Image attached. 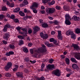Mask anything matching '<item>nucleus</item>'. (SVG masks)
Here are the masks:
<instances>
[{
  "instance_id": "a19ab883",
  "label": "nucleus",
  "mask_w": 80,
  "mask_h": 80,
  "mask_svg": "<svg viewBox=\"0 0 80 80\" xmlns=\"http://www.w3.org/2000/svg\"><path fill=\"white\" fill-rule=\"evenodd\" d=\"M14 21L15 23H18L19 22V20L17 18L14 19Z\"/></svg>"
},
{
  "instance_id": "c9c22d12",
  "label": "nucleus",
  "mask_w": 80,
  "mask_h": 80,
  "mask_svg": "<svg viewBox=\"0 0 80 80\" xmlns=\"http://www.w3.org/2000/svg\"><path fill=\"white\" fill-rule=\"evenodd\" d=\"M2 11H5L7 10V8L5 7H3L2 8Z\"/></svg>"
},
{
  "instance_id": "0e129e2a",
  "label": "nucleus",
  "mask_w": 80,
  "mask_h": 80,
  "mask_svg": "<svg viewBox=\"0 0 80 80\" xmlns=\"http://www.w3.org/2000/svg\"><path fill=\"white\" fill-rule=\"evenodd\" d=\"M48 18L49 19H50V20H53V18H52V17H51L50 16L48 17Z\"/></svg>"
},
{
  "instance_id": "13d9d810",
  "label": "nucleus",
  "mask_w": 80,
  "mask_h": 80,
  "mask_svg": "<svg viewBox=\"0 0 80 80\" xmlns=\"http://www.w3.org/2000/svg\"><path fill=\"white\" fill-rule=\"evenodd\" d=\"M40 80H45V78H44L43 77H41L40 78H39Z\"/></svg>"
},
{
  "instance_id": "bb28decb",
  "label": "nucleus",
  "mask_w": 80,
  "mask_h": 80,
  "mask_svg": "<svg viewBox=\"0 0 80 80\" xmlns=\"http://www.w3.org/2000/svg\"><path fill=\"white\" fill-rule=\"evenodd\" d=\"M45 67V64L43 63L41 66V69L40 70L41 71H43V68Z\"/></svg>"
},
{
  "instance_id": "f8f14e48",
  "label": "nucleus",
  "mask_w": 80,
  "mask_h": 80,
  "mask_svg": "<svg viewBox=\"0 0 80 80\" xmlns=\"http://www.w3.org/2000/svg\"><path fill=\"white\" fill-rule=\"evenodd\" d=\"M72 67L73 68L75 69V70H76L77 71L79 70V67H78V66L76 64H73L72 65Z\"/></svg>"
},
{
  "instance_id": "338daca9",
  "label": "nucleus",
  "mask_w": 80,
  "mask_h": 80,
  "mask_svg": "<svg viewBox=\"0 0 80 80\" xmlns=\"http://www.w3.org/2000/svg\"><path fill=\"white\" fill-rule=\"evenodd\" d=\"M28 69H25L24 70V72H25V73H28Z\"/></svg>"
},
{
  "instance_id": "58836bf2",
  "label": "nucleus",
  "mask_w": 80,
  "mask_h": 80,
  "mask_svg": "<svg viewBox=\"0 0 80 80\" xmlns=\"http://www.w3.org/2000/svg\"><path fill=\"white\" fill-rule=\"evenodd\" d=\"M55 8L56 9L58 10H60L61 9V8H60V7L58 6H56L55 7Z\"/></svg>"
},
{
  "instance_id": "09e8293b",
  "label": "nucleus",
  "mask_w": 80,
  "mask_h": 80,
  "mask_svg": "<svg viewBox=\"0 0 80 80\" xmlns=\"http://www.w3.org/2000/svg\"><path fill=\"white\" fill-rule=\"evenodd\" d=\"M53 62V59H51L49 60V63H52Z\"/></svg>"
},
{
  "instance_id": "c03bdc74",
  "label": "nucleus",
  "mask_w": 80,
  "mask_h": 80,
  "mask_svg": "<svg viewBox=\"0 0 80 80\" xmlns=\"http://www.w3.org/2000/svg\"><path fill=\"white\" fill-rule=\"evenodd\" d=\"M55 1L53 0L51 2L50 4L52 5H53L54 4H55Z\"/></svg>"
},
{
  "instance_id": "7c9ffc66",
  "label": "nucleus",
  "mask_w": 80,
  "mask_h": 80,
  "mask_svg": "<svg viewBox=\"0 0 80 80\" xmlns=\"http://www.w3.org/2000/svg\"><path fill=\"white\" fill-rule=\"evenodd\" d=\"M9 47H10V48H11V49H15V46L13 44H10Z\"/></svg>"
},
{
  "instance_id": "20e7f679",
  "label": "nucleus",
  "mask_w": 80,
  "mask_h": 80,
  "mask_svg": "<svg viewBox=\"0 0 80 80\" xmlns=\"http://www.w3.org/2000/svg\"><path fill=\"white\" fill-rule=\"evenodd\" d=\"M61 73L62 72L60 71L58 69H56L53 71L52 72V75H56V76H57L58 77H60L61 75Z\"/></svg>"
},
{
  "instance_id": "a18cd8bd",
  "label": "nucleus",
  "mask_w": 80,
  "mask_h": 80,
  "mask_svg": "<svg viewBox=\"0 0 80 80\" xmlns=\"http://www.w3.org/2000/svg\"><path fill=\"white\" fill-rule=\"evenodd\" d=\"M28 33L29 34H31V33H32V29H30L28 30Z\"/></svg>"
},
{
  "instance_id": "37998d69",
  "label": "nucleus",
  "mask_w": 80,
  "mask_h": 80,
  "mask_svg": "<svg viewBox=\"0 0 80 80\" xmlns=\"http://www.w3.org/2000/svg\"><path fill=\"white\" fill-rule=\"evenodd\" d=\"M49 41L50 42H54V38H51L49 39Z\"/></svg>"
},
{
  "instance_id": "72a5a7b5",
  "label": "nucleus",
  "mask_w": 80,
  "mask_h": 80,
  "mask_svg": "<svg viewBox=\"0 0 80 80\" xmlns=\"http://www.w3.org/2000/svg\"><path fill=\"white\" fill-rule=\"evenodd\" d=\"M5 76L7 77H11L12 76V75L9 73H6L5 75Z\"/></svg>"
},
{
  "instance_id": "4468645a",
  "label": "nucleus",
  "mask_w": 80,
  "mask_h": 80,
  "mask_svg": "<svg viewBox=\"0 0 80 80\" xmlns=\"http://www.w3.org/2000/svg\"><path fill=\"white\" fill-rule=\"evenodd\" d=\"M58 39L62 40V34H61V31H58Z\"/></svg>"
},
{
  "instance_id": "cd10ccee",
  "label": "nucleus",
  "mask_w": 80,
  "mask_h": 80,
  "mask_svg": "<svg viewBox=\"0 0 80 80\" xmlns=\"http://www.w3.org/2000/svg\"><path fill=\"white\" fill-rule=\"evenodd\" d=\"M19 14L21 15V16H22V17L25 16V13L22 11L19 12Z\"/></svg>"
},
{
  "instance_id": "39448f33",
  "label": "nucleus",
  "mask_w": 80,
  "mask_h": 80,
  "mask_svg": "<svg viewBox=\"0 0 80 80\" xmlns=\"http://www.w3.org/2000/svg\"><path fill=\"white\" fill-rule=\"evenodd\" d=\"M22 30L23 31V32H19L20 33H21L22 35H23V37H26L27 35V29L26 28H24L23 29H22Z\"/></svg>"
},
{
  "instance_id": "9d476101",
  "label": "nucleus",
  "mask_w": 80,
  "mask_h": 80,
  "mask_svg": "<svg viewBox=\"0 0 80 80\" xmlns=\"http://www.w3.org/2000/svg\"><path fill=\"white\" fill-rule=\"evenodd\" d=\"M38 4L37 2L33 3L32 5V6L30 7L31 9L32 10H33V8H37V7H38Z\"/></svg>"
},
{
  "instance_id": "b1692460",
  "label": "nucleus",
  "mask_w": 80,
  "mask_h": 80,
  "mask_svg": "<svg viewBox=\"0 0 80 80\" xmlns=\"http://www.w3.org/2000/svg\"><path fill=\"white\" fill-rule=\"evenodd\" d=\"M65 22L66 24V25H70L71 24V22L69 21V20H66Z\"/></svg>"
},
{
  "instance_id": "5701e85b",
  "label": "nucleus",
  "mask_w": 80,
  "mask_h": 80,
  "mask_svg": "<svg viewBox=\"0 0 80 80\" xmlns=\"http://www.w3.org/2000/svg\"><path fill=\"white\" fill-rule=\"evenodd\" d=\"M20 10V8H17L14 9V12H15V13H17V12H19Z\"/></svg>"
},
{
  "instance_id": "a211bd4d",
  "label": "nucleus",
  "mask_w": 80,
  "mask_h": 80,
  "mask_svg": "<svg viewBox=\"0 0 80 80\" xmlns=\"http://www.w3.org/2000/svg\"><path fill=\"white\" fill-rule=\"evenodd\" d=\"M23 75V73L20 72H17L16 73V75L18 77H20Z\"/></svg>"
},
{
  "instance_id": "2f4dec72",
  "label": "nucleus",
  "mask_w": 80,
  "mask_h": 80,
  "mask_svg": "<svg viewBox=\"0 0 80 80\" xmlns=\"http://www.w3.org/2000/svg\"><path fill=\"white\" fill-rule=\"evenodd\" d=\"M25 62H26L27 63H28L29 62V58L28 57H26L25 59H24Z\"/></svg>"
},
{
  "instance_id": "f03ea898",
  "label": "nucleus",
  "mask_w": 80,
  "mask_h": 80,
  "mask_svg": "<svg viewBox=\"0 0 80 80\" xmlns=\"http://www.w3.org/2000/svg\"><path fill=\"white\" fill-rule=\"evenodd\" d=\"M46 12L49 14L53 13L55 12V9L53 8H47L46 9Z\"/></svg>"
},
{
  "instance_id": "8fccbe9b",
  "label": "nucleus",
  "mask_w": 80,
  "mask_h": 80,
  "mask_svg": "<svg viewBox=\"0 0 80 80\" xmlns=\"http://www.w3.org/2000/svg\"><path fill=\"white\" fill-rule=\"evenodd\" d=\"M9 7H12V8L14 7V4L13 3H11L9 5Z\"/></svg>"
},
{
  "instance_id": "9b49d317",
  "label": "nucleus",
  "mask_w": 80,
  "mask_h": 80,
  "mask_svg": "<svg viewBox=\"0 0 80 80\" xmlns=\"http://www.w3.org/2000/svg\"><path fill=\"white\" fill-rule=\"evenodd\" d=\"M34 30V31L33 32V33L34 34H35V33H37V32H38V31H39L40 30V28H39L38 27H35L34 28H33Z\"/></svg>"
},
{
  "instance_id": "79ce46f5",
  "label": "nucleus",
  "mask_w": 80,
  "mask_h": 80,
  "mask_svg": "<svg viewBox=\"0 0 80 80\" xmlns=\"http://www.w3.org/2000/svg\"><path fill=\"white\" fill-rule=\"evenodd\" d=\"M10 18L11 19H14L15 18V15H12L10 17Z\"/></svg>"
},
{
  "instance_id": "052dcab7",
  "label": "nucleus",
  "mask_w": 80,
  "mask_h": 80,
  "mask_svg": "<svg viewBox=\"0 0 80 80\" xmlns=\"http://www.w3.org/2000/svg\"><path fill=\"white\" fill-rule=\"evenodd\" d=\"M45 12V11L44 10L41 11L40 12L41 13H42V14H44Z\"/></svg>"
},
{
  "instance_id": "6ab92c4d",
  "label": "nucleus",
  "mask_w": 80,
  "mask_h": 80,
  "mask_svg": "<svg viewBox=\"0 0 80 80\" xmlns=\"http://www.w3.org/2000/svg\"><path fill=\"white\" fill-rule=\"evenodd\" d=\"M74 57H75L76 59L77 60H80V55L78 53L75 54L74 56Z\"/></svg>"
},
{
  "instance_id": "aec40b11",
  "label": "nucleus",
  "mask_w": 80,
  "mask_h": 80,
  "mask_svg": "<svg viewBox=\"0 0 80 80\" xmlns=\"http://www.w3.org/2000/svg\"><path fill=\"white\" fill-rule=\"evenodd\" d=\"M65 18L66 20H70V19H71L70 15L67 14H66L65 16Z\"/></svg>"
},
{
  "instance_id": "dca6fc26",
  "label": "nucleus",
  "mask_w": 80,
  "mask_h": 80,
  "mask_svg": "<svg viewBox=\"0 0 80 80\" xmlns=\"http://www.w3.org/2000/svg\"><path fill=\"white\" fill-rule=\"evenodd\" d=\"M72 19H73L74 20H77L78 21H79L80 19L79 17H78L77 16L74 15Z\"/></svg>"
},
{
  "instance_id": "1a4fd4ad",
  "label": "nucleus",
  "mask_w": 80,
  "mask_h": 80,
  "mask_svg": "<svg viewBox=\"0 0 80 80\" xmlns=\"http://www.w3.org/2000/svg\"><path fill=\"white\" fill-rule=\"evenodd\" d=\"M40 35L41 37H42V38H43V39H47L48 38V35H47V34H43V33L41 32L40 33Z\"/></svg>"
},
{
  "instance_id": "473e14b6",
  "label": "nucleus",
  "mask_w": 80,
  "mask_h": 80,
  "mask_svg": "<svg viewBox=\"0 0 80 80\" xmlns=\"http://www.w3.org/2000/svg\"><path fill=\"white\" fill-rule=\"evenodd\" d=\"M23 51L24 52L26 53H27L28 52V49L27 48H24L23 49Z\"/></svg>"
},
{
  "instance_id": "0eeeda50",
  "label": "nucleus",
  "mask_w": 80,
  "mask_h": 80,
  "mask_svg": "<svg viewBox=\"0 0 80 80\" xmlns=\"http://www.w3.org/2000/svg\"><path fill=\"white\" fill-rule=\"evenodd\" d=\"M46 68L47 69H45V71H46V72H48V70L54 68V65L48 64Z\"/></svg>"
},
{
  "instance_id": "393cba45",
  "label": "nucleus",
  "mask_w": 80,
  "mask_h": 80,
  "mask_svg": "<svg viewBox=\"0 0 80 80\" xmlns=\"http://www.w3.org/2000/svg\"><path fill=\"white\" fill-rule=\"evenodd\" d=\"M42 27H44V28H47L48 27V25L47 24V23H44L42 24Z\"/></svg>"
},
{
  "instance_id": "ddd939ff",
  "label": "nucleus",
  "mask_w": 80,
  "mask_h": 80,
  "mask_svg": "<svg viewBox=\"0 0 80 80\" xmlns=\"http://www.w3.org/2000/svg\"><path fill=\"white\" fill-rule=\"evenodd\" d=\"M8 37H10V35L8 33H6L4 34V36L3 38L4 40H8Z\"/></svg>"
},
{
  "instance_id": "7ed1b4c3",
  "label": "nucleus",
  "mask_w": 80,
  "mask_h": 80,
  "mask_svg": "<svg viewBox=\"0 0 80 80\" xmlns=\"http://www.w3.org/2000/svg\"><path fill=\"white\" fill-rule=\"evenodd\" d=\"M66 34L67 35H68V36H69L70 35H71L72 38L73 39H75V38H76L75 34H74L73 32L72 31L70 30H69L67 31L66 32Z\"/></svg>"
},
{
  "instance_id": "de8ad7c7",
  "label": "nucleus",
  "mask_w": 80,
  "mask_h": 80,
  "mask_svg": "<svg viewBox=\"0 0 80 80\" xmlns=\"http://www.w3.org/2000/svg\"><path fill=\"white\" fill-rule=\"evenodd\" d=\"M54 23L55 25H58V22L57 21H54L53 22Z\"/></svg>"
},
{
  "instance_id": "6e6552de",
  "label": "nucleus",
  "mask_w": 80,
  "mask_h": 80,
  "mask_svg": "<svg viewBox=\"0 0 80 80\" xmlns=\"http://www.w3.org/2000/svg\"><path fill=\"white\" fill-rule=\"evenodd\" d=\"M11 27V25L9 24H7L5 25L4 27V28L2 30L4 32H7V29Z\"/></svg>"
},
{
  "instance_id": "6e6d98bb",
  "label": "nucleus",
  "mask_w": 80,
  "mask_h": 80,
  "mask_svg": "<svg viewBox=\"0 0 80 80\" xmlns=\"http://www.w3.org/2000/svg\"><path fill=\"white\" fill-rule=\"evenodd\" d=\"M2 42H3L4 44H5V45H6V44H7V41H6L5 40H3Z\"/></svg>"
},
{
  "instance_id": "4c0bfd02",
  "label": "nucleus",
  "mask_w": 80,
  "mask_h": 80,
  "mask_svg": "<svg viewBox=\"0 0 80 80\" xmlns=\"http://www.w3.org/2000/svg\"><path fill=\"white\" fill-rule=\"evenodd\" d=\"M18 38H19V39H23V37L22 36L19 35L18 36Z\"/></svg>"
},
{
  "instance_id": "4be33fe9",
  "label": "nucleus",
  "mask_w": 80,
  "mask_h": 80,
  "mask_svg": "<svg viewBox=\"0 0 80 80\" xmlns=\"http://www.w3.org/2000/svg\"><path fill=\"white\" fill-rule=\"evenodd\" d=\"M63 9L65 11H68L69 10H70V8H69V7L68 6H64L63 7Z\"/></svg>"
},
{
  "instance_id": "bf43d9fd",
  "label": "nucleus",
  "mask_w": 80,
  "mask_h": 80,
  "mask_svg": "<svg viewBox=\"0 0 80 80\" xmlns=\"http://www.w3.org/2000/svg\"><path fill=\"white\" fill-rule=\"evenodd\" d=\"M18 69V68H13V69L12 70H13V71H17Z\"/></svg>"
},
{
  "instance_id": "a878e982",
  "label": "nucleus",
  "mask_w": 80,
  "mask_h": 80,
  "mask_svg": "<svg viewBox=\"0 0 80 80\" xmlns=\"http://www.w3.org/2000/svg\"><path fill=\"white\" fill-rule=\"evenodd\" d=\"M66 64L67 65H69L70 64V60L68 58H66Z\"/></svg>"
},
{
  "instance_id": "f3484780",
  "label": "nucleus",
  "mask_w": 80,
  "mask_h": 80,
  "mask_svg": "<svg viewBox=\"0 0 80 80\" xmlns=\"http://www.w3.org/2000/svg\"><path fill=\"white\" fill-rule=\"evenodd\" d=\"M45 44L46 45H47V47H53V44L49 43L48 42H47L46 43L45 42Z\"/></svg>"
},
{
  "instance_id": "f704fd0d",
  "label": "nucleus",
  "mask_w": 80,
  "mask_h": 80,
  "mask_svg": "<svg viewBox=\"0 0 80 80\" xmlns=\"http://www.w3.org/2000/svg\"><path fill=\"white\" fill-rule=\"evenodd\" d=\"M4 18H5V15L3 14L0 15V20H2Z\"/></svg>"
},
{
  "instance_id": "69168bd1",
  "label": "nucleus",
  "mask_w": 80,
  "mask_h": 80,
  "mask_svg": "<svg viewBox=\"0 0 80 80\" xmlns=\"http://www.w3.org/2000/svg\"><path fill=\"white\" fill-rule=\"evenodd\" d=\"M25 4H24V3H23V4H21L20 5V6L21 7H24V6H25Z\"/></svg>"
},
{
  "instance_id": "3c124183",
  "label": "nucleus",
  "mask_w": 80,
  "mask_h": 80,
  "mask_svg": "<svg viewBox=\"0 0 80 80\" xmlns=\"http://www.w3.org/2000/svg\"><path fill=\"white\" fill-rule=\"evenodd\" d=\"M42 3H47V0H42Z\"/></svg>"
},
{
  "instance_id": "f257e3e1",
  "label": "nucleus",
  "mask_w": 80,
  "mask_h": 80,
  "mask_svg": "<svg viewBox=\"0 0 80 80\" xmlns=\"http://www.w3.org/2000/svg\"><path fill=\"white\" fill-rule=\"evenodd\" d=\"M42 47L38 48V50H36L34 52V53H39L40 52H41L42 53L47 52V50L46 49V47L45 45L42 44Z\"/></svg>"
},
{
  "instance_id": "603ef678",
  "label": "nucleus",
  "mask_w": 80,
  "mask_h": 80,
  "mask_svg": "<svg viewBox=\"0 0 80 80\" xmlns=\"http://www.w3.org/2000/svg\"><path fill=\"white\" fill-rule=\"evenodd\" d=\"M28 47H32V43L30 42L29 43H28Z\"/></svg>"
},
{
  "instance_id": "423d86ee",
  "label": "nucleus",
  "mask_w": 80,
  "mask_h": 80,
  "mask_svg": "<svg viewBox=\"0 0 80 80\" xmlns=\"http://www.w3.org/2000/svg\"><path fill=\"white\" fill-rule=\"evenodd\" d=\"M12 63L10 62H8L7 65L5 66L4 69L6 71H8V69L12 67Z\"/></svg>"
},
{
  "instance_id": "864d4df0",
  "label": "nucleus",
  "mask_w": 80,
  "mask_h": 80,
  "mask_svg": "<svg viewBox=\"0 0 80 80\" xmlns=\"http://www.w3.org/2000/svg\"><path fill=\"white\" fill-rule=\"evenodd\" d=\"M30 52L31 54H33V50L32 49H30Z\"/></svg>"
},
{
  "instance_id": "5fc2aeb1",
  "label": "nucleus",
  "mask_w": 80,
  "mask_h": 80,
  "mask_svg": "<svg viewBox=\"0 0 80 80\" xmlns=\"http://www.w3.org/2000/svg\"><path fill=\"white\" fill-rule=\"evenodd\" d=\"M17 30L19 31L20 30H21V28H20V27H17L16 28Z\"/></svg>"
},
{
  "instance_id": "ea45409f",
  "label": "nucleus",
  "mask_w": 80,
  "mask_h": 80,
  "mask_svg": "<svg viewBox=\"0 0 80 80\" xmlns=\"http://www.w3.org/2000/svg\"><path fill=\"white\" fill-rule=\"evenodd\" d=\"M33 12L34 13H37V11L35 8H33Z\"/></svg>"
},
{
  "instance_id": "774afa93",
  "label": "nucleus",
  "mask_w": 80,
  "mask_h": 80,
  "mask_svg": "<svg viewBox=\"0 0 80 80\" xmlns=\"http://www.w3.org/2000/svg\"><path fill=\"white\" fill-rule=\"evenodd\" d=\"M6 55H7V56H10V55L9 52H7L6 54Z\"/></svg>"
},
{
  "instance_id": "680f3d73",
  "label": "nucleus",
  "mask_w": 80,
  "mask_h": 80,
  "mask_svg": "<svg viewBox=\"0 0 80 80\" xmlns=\"http://www.w3.org/2000/svg\"><path fill=\"white\" fill-rule=\"evenodd\" d=\"M55 33V32L54 31H52L51 32V35H54Z\"/></svg>"
},
{
  "instance_id": "e2e57ef3",
  "label": "nucleus",
  "mask_w": 80,
  "mask_h": 80,
  "mask_svg": "<svg viewBox=\"0 0 80 80\" xmlns=\"http://www.w3.org/2000/svg\"><path fill=\"white\" fill-rule=\"evenodd\" d=\"M39 22L41 23H42L43 22V20L42 19H39Z\"/></svg>"
},
{
  "instance_id": "49530a36",
  "label": "nucleus",
  "mask_w": 80,
  "mask_h": 80,
  "mask_svg": "<svg viewBox=\"0 0 80 80\" xmlns=\"http://www.w3.org/2000/svg\"><path fill=\"white\" fill-rule=\"evenodd\" d=\"M22 44H23V41L22 40H20V41L19 45H21Z\"/></svg>"
},
{
  "instance_id": "412c9836",
  "label": "nucleus",
  "mask_w": 80,
  "mask_h": 80,
  "mask_svg": "<svg viewBox=\"0 0 80 80\" xmlns=\"http://www.w3.org/2000/svg\"><path fill=\"white\" fill-rule=\"evenodd\" d=\"M71 60L72 62H73V63H77V61L76 60V59L73 58H71Z\"/></svg>"
},
{
  "instance_id": "2eb2a0df",
  "label": "nucleus",
  "mask_w": 80,
  "mask_h": 80,
  "mask_svg": "<svg viewBox=\"0 0 80 80\" xmlns=\"http://www.w3.org/2000/svg\"><path fill=\"white\" fill-rule=\"evenodd\" d=\"M72 46L75 49H76V50H79L80 49V47L77 44H72Z\"/></svg>"
},
{
  "instance_id": "4d7b16f0",
  "label": "nucleus",
  "mask_w": 80,
  "mask_h": 80,
  "mask_svg": "<svg viewBox=\"0 0 80 80\" xmlns=\"http://www.w3.org/2000/svg\"><path fill=\"white\" fill-rule=\"evenodd\" d=\"M9 53L10 55H13V54H14V52H13V51H11L9 52Z\"/></svg>"
},
{
  "instance_id": "c756f323",
  "label": "nucleus",
  "mask_w": 80,
  "mask_h": 80,
  "mask_svg": "<svg viewBox=\"0 0 80 80\" xmlns=\"http://www.w3.org/2000/svg\"><path fill=\"white\" fill-rule=\"evenodd\" d=\"M76 33H80V29L77 28L76 30Z\"/></svg>"
},
{
  "instance_id": "e433bc0d",
  "label": "nucleus",
  "mask_w": 80,
  "mask_h": 80,
  "mask_svg": "<svg viewBox=\"0 0 80 80\" xmlns=\"http://www.w3.org/2000/svg\"><path fill=\"white\" fill-rule=\"evenodd\" d=\"M31 17H32L31 16H27L24 17L23 19L26 20L28 18H30Z\"/></svg>"
},
{
  "instance_id": "c85d7f7f",
  "label": "nucleus",
  "mask_w": 80,
  "mask_h": 80,
  "mask_svg": "<svg viewBox=\"0 0 80 80\" xmlns=\"http://www.w3.org/2000/svg\"><path fill=\"white\" fill-rule=\"evenodd\" d=\"M23 3L24 4V5H28V1H27V0H24V1L23 2Z\"/></svg>"
}]
</instances>
